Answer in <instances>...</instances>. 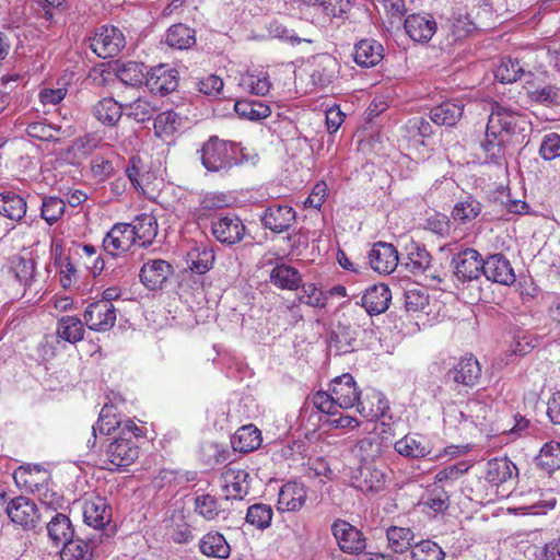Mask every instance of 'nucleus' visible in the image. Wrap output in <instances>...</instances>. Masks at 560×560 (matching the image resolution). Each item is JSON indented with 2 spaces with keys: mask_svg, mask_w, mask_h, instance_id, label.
I'll return each instance as SVG.
<instances>
[{
  "mask_svg": "<svg viewBox=\"0 0 560 560\" xmlns=\"http://www.w3.org/2000/svg\"><path fill=\"white\" fill-rule=\"evenodd\" d=\"M201 163L209 172H228L238 163V145L212 136L200 149Z\"/></svg>",
  "mask_w": 560,
  "mask_h": 560,
  "instance_id": "nucleus-1",
  "label": "nucleus"
},
{
  "mask_svg": "<svg viewBox=\"0 0 560 560\" xmlns=\"http://www.w3.org/2000/svg\"><path fill=\"white\" fill-rule=\"evenodd\" d=\"M335 402L339 408L349 409L357 407L358 412L364 418H377L382 415L381 408L374 410L365 406V402L360 399V390L353 376L349 373H345L340 376L335 377L329 385Z\"/></svg>",
  "mask_w": 560,
  "mask_h": 560,
  "instance_id": "nucleus-2",
  "label": "nucleus"
},
{
  "mask_svg": "<svg viewBox=\"0 0 560 560\" xmlns=\"http://www.w3.org/2000/svg\"><path fill=\"white\" fill-rule=\"evenodd\" d=\"M139 433L140 429L127 419L121 435L109 443L106 448L109 469L127 467L138 458L139 447L136 445L133 438L138 436Z\"/></svg>",
  "mask_w": 560,
  "mask_h": 560,
  "instance_id": "nucleus-3",
  "label": "nucleus"
},
{
  "mask_svg": "<svg viewBox=\"0 0 560 560\" xmlns=\"http://www.w3.org/2000/svg\"><path fill=\"white\" fill-rule=\"evenodd\" d=\"M5 512L12 523L25 530H32L39 524L38 508L30 498L20 495L11 499L7 503Z\"/></svg>",
  "mask_w": 560,
  "mask_h": 560,
  "instance_id": "nucleus-4",
  "label": "nucleus"
},
{
  "mask_svg": "<svg viewBox=\"0 0 560 560\" xmlns=\"http://www.w3.org/2000/svg\"><path fill=\"white\" fill-rule=\"evenodd\" d=\"M331 533L338 547L345 553L361 555L366 548L364 534L345 520H337L331 525Z\"/></svg>",
  "mask_w": 560,
  "mask_h": 560,
  "instance_id": "nucleus-5",
  "label": "nucleus"
},
{
  "mask_svg": "<svg viewBox=\"0 0 560 560\" xmlns=\"http://www.w3.org/2000/svg\"><path fill=\"white\" fill-rule=\"evenodd\" d=\"M16 486L27 492L38 493L44 504H51L47 499V481L49 474L39 466L19 467L13 474Z\"/></svg>",
  "mask_w": 560,
  "mask_h": 560,
  "instance_id": "nucleus-6",
  "label": "nucleus"
},
{
  "mask_svg": "<svg viewBox=\"0 0 560 560\" xmlns=\"http://www.w3.org/2000/svg\"><path fill=\"white\" fill-rule=\"evenodd\" d=\"M246 228L242 220L232 213L219 214L211 222V233L221 244L234 245L245 235Z\"/></svg>",
  "mask_w": 560,
  "mask_h": 560,
  "instance_id": "nucleus-7",
  "label": "nucleus"
},
{
  "mask_svg": "<svg viewBox=\"0 0 560 560\" xmlns=\"http://www.w3.org/2000/svg\"><path fill=\"white\" fill-rule=\"evenodd\" d=\"M353 314H342L341 319L331 332L330 348L336 354H346L354 349L360 325L353 322Z\"/></svg>",
  "mask_w": 560,
  "mask_h": 560,
  "instance_id": "nucleus-8",
  "label": "nucleus"
},
{
  "mask_svg": "<svg viewBox=\"0 0 560 560\" xmlns=\"http://www.w3.org/2000/svg\"><path fill=\"white\" fill-rule=\"evenodd\" d=\"M521 122L523 119L520 114L495 103L488 119L487 135L497 139L502 132L515 133Z\"/></svg>",
  "mask_w": 560,
  "mask_h": 560,
  "instance_id": "nucleus-9",
  "label": "nucleus"
},
{
  "mask_svg": "<svg viewBox=\"0 0 560 560\" xmlns=\"http://www.w3.org/2000/svg\"><path fill=\"white\" fill-rule=\"evenodd\" d=\"M91 49L101 58L106 59L117 55L125 47V36L115 26H102L91 40Z\"/></svg>",
  "mask_w": 560,
  "mask_h": 560,
  "instance_id": "nucleus-10",
  "label": "nucleus"
},
{
  "mask_svg": "<svg viewBox=\"0 0 560 560\" xmlns=\"http://www.w3.org/2000/svg\"><path fill=\"white\" fill-rule=\"evenodd\" d=\"M84 323L94 331H107L116 323V308L113 303L93 302L84 311Z\"/></svg>",
  "mask_w": 560,
  "mask_h": 560,
  "instance_id": "nucleus-11",
  "label": "nucleus"
},
{
  "mask_svg": "<svg viewBox=\"0 0 560 560\" xmlns=\"http://www.w3.org/2000/svg\"><path fill=\"white\" fill-rule=\"evenodd\" d=\"M265 229L273 233L288 231L296 221L295 210L288 205H271L260 215Z\"/></svg>",
  "mask_w": 560,
  "mask_h": 560,
  "instance_id": "nucleus-12",
  "label": "nucleus"
},
{
  "mask_svg": "<svg viewBox=\"0 0 560 560\" xmlns=\"http://www.w3.org/2000/svg\"><path fill=\"white\" fill-rule=\"evenodd\" d=\"M452 264L455 277L465 282L479 278L483 259L476 249L465 248L454 256Z\"/></svg>",
  "mask_w": 560,
  "mask_h": 560,
  "instance_id": "nucleus-13",
  "label": "nucleus"
},
{
  "mask_svg": "<svg viewBox=\"0 0 560 560\" xmlns=\"http://www.w3.org/2000/svg\"><path fill=\"white\" fill-rule=\"evenodd\" d=\"M481 272L488 280L503 285H511L516 280L514 269L503 254L487 257L483 260Z\"/></svg>",
  "mask_w": 560,
  "mask_h": 560,
  "instance_id": "nucleus-14",
  "label": "nucleus"
},
{
  "mask_svg": "<svg viewBox=\"0 0 560 560\" xmlns=\"http://www.w3.org/2000/svg\"><path fill=\"white\" fill-rule=\"evenodd\" d=\"M222 488L225 498L242 500L249 491L250 476L247 470L228 466L222 472Z\"/></svg>",
  "mask_w": 560,
  "mask_h": 560,
  "instance_id": "nucleus-15",
  "label": "nucleus"
},
{
  "mask_svg": "<svg viewBox=\"0 0 560 560\" xmlns=\"http://www.w3.org/2000/svg\"><path fill=\"white\" fill-rule=\"evenodd\" d=\"M177 85V71L167 65H160L147 72L145 86L153 94H168L175 91Z\"/></svg>",
  "mask_w": 560,
  "mask_h": 560,
  "instance_id": "nucleus-16",
  "label": "nucleus"
},
{
  "mask_svg": "<svg viewBox=\"0 0 560 560\" xmlns=\"http://www.w3.org/2000/svg\"><path fill=\"white\" fill-rule=\"evenodd\" d=\"M398 252L393 244L377 242L369 252L372 269L381 275H389L398 265Z\"/></svg>",
  "mask_w": 560,
  "mask_h": 560,
  "instance_id": "nucleus-17",
  "label": "nucleus"
},
{
  "mask_svg": "<svg viewBox=\"0 0 560 560\" xmlns=\"http://www.w3.org/2000/svg\"><path fill=\"white\" fill-rule=\"evenodd\" d=\"M83 520L94 529H103L112 521V509L105 498L92 497L83 504Z\"/></svg>",
  "mask_w": 560,
  "mask_h": 560,
  "instance_id": "nucleus-18",
  "label": "nucleus"
},
{
  "mask_svg": "<svg viewBox=\"0 0 560 560\" xmlns=\"http://www.w3.org/2000/svg\"><path fill=\"white\" fill-rule=\"evenodd\" d=\"M404 26L409 37L419 43L429 42L438 31L436 21L430 14H410L406 18Z\"/></svg>",
  "mask_w": 560,
  "mask_h": 560,
  "instance_id": "nucleus-19",
  "label": "nucleus"
},
{
  "mask_svg": "<svg viewBox=\"0 0 560 560\" xmlns=\"http://www.w3.org/2000/svg\"><path fill=\"white\" fill-rule=\"evenodd\" d=\"M173 273V267L166 260L153 259L145 262L140 270V280L149 290L162 288Z\"/></svg>",
  "mask_w": 560,
  "mask_h": 560,
  "instance_id": "nucleus-20",
  "label": "nucleus"
},
{
  "mask_svg": "<svg viewBox=\"0 0 560 560\" xmlns=\"http://www.w3.org/2000/svg\"><path fill=\"white\" fill-rule=\"evenodd\" d=\"M131 231L129 223H116L103 240L104 250L113 257L128 250L135 244Z\"/></svg>",
  "mask_w": 560,
  "mask_h": 560,
  "instance_id": "nucleus-21",
  "label": "nucleus"
},
{
  "mask_svg": "<svg viewBox=\"0 0 560 560\" xmlns=\"http://www.w3.org/2000/svg\"><path fill=\"white\" fill-rule=\"evenodd\" d=\"M447 377L457 384L472 387L481 377V366L472 355L464 357L447 372Z\"/></svg>",
  "mask_w": 560,
  "mask_h": 560,
  "instance_id": "nucleus-22",
  "label": "nucleus"
},
{
  "mask_svg": "<svg viewBox=\"0 0 560 560\" xmlns=\"http://www.w3.org/2000/svg\"><path fill=\"white\" fill-rule=\"evenodd\" d=\"M392 300L389 288L384 284H374L368 288L361 299V305L365 308L368 315H377L384 313Z\"/></svg>",
  "mask_w": 560,
  "mask_h": 560,
  "instance_id": "nucleus-23",
  "label": "nucleus"
},
{
  "mask_svg": "<svg viewBox=\"0 0 560 560\" xmlns=\"http://www.w3.org/2000/svg\"><path fill=\"white\" fill-rule=\"evenodd\" d=\"M532 74L528 63L511 57L502 58L494 71L495 79L501 83H513L522 77L530 78Z\"/></svg>",
  "mask_w": 560,
  "mask_h": 560,
  "instance_id": "nucleus-24",
  "label": "nucleus"
},
{
  "mask_svg": "<svg viewBox=\"0 0 560 560\" xmlns=\"http://www.w3.org/2000/svg\"><path fill=\"white\" fill-rule=\"evenodd\" d=\"M306 501V489L302 483L288 482L280 489L278 509L294 512L302 509Z\"/></svg>",
  "mask_w": 560,
  "mask_h": 560,
  "instance_id": "nucleus-25",
  "label": "nucleus"
},
{
  "mask_svg": "<svg viewBox=\"0 0 560 560\" xmlns=\"http://www.w3.org/2000/svg\"><path fill=\"white\" fill-rule=\"evenodd\" d=\"M132 237L136 242H140L145 247L152 244L158 234V222L152 214L142 213L138 215L132 223H129Z\"/></svg>",
  "mask_w": 560,
  "mask_h": 560,
  "instance_id": "nucleus-26",
  "label": "nucleus"
},
{
  "mask_svg": "<svg viewBox=\"0 0 560 560\" xmlns=\"http://www.w3.org/2000/svg\"><path fill=\"white\" fill-rule=\"evenodd\" d=\"M383 46L375 39H362L355 45L353 58L358 66L370 68L383 59Z\"/></svg>",
  "mask_w": 560,
  "mask_h": 560,
  "instance_id": "nucleus-27",
  "label": "nucleus"
},
{
  "mask_svg": "<svg viewBox=\"0 0 560 560\" xmlns=\"http://www.w3.org/2000/svg\"><path fill=\"white\" fill-rule=\"evenodd\" d=\"M394 450L401 456L420 459L431 454V447L418 434H407L394 444Z\"/></svg>",
  "mask_w": 560,
  "mask_h": 560,
  "instance_id": "nucleus-28",
  "label": "nucleus"
},
{
  "mask_svg": "<svg viewBox=\"0 0 560 560\" xmlns=\"http://www.w3.org/2000/svg\"><path fill=\"white\" fill-rule=\"evenodd\" d=\"M261 432L253 424L241 427L231 438L234 451L248 453L257 450L261 444Z\"/></svg>",
  "mask_w": 560,
  "mask_h": 560,
  "instance_id": "nucleus-29",
  "label": "nucleus"
},
{
  "mask_svg": "<svg viewBox=\"0 0 560 560\" xmlns=\"http://www.w3.org/2000/svg\"><path fill=\"white\" fill-rule=\"evenodd\" d=\"M338 73L339 63L337 59L326 54L317 57L311 78L314 84L326 86L337 78Z\"/></svg>",
  "mask_w": 560,
  "mask_h": 560,
  "instance_id": "nucleus-30",
  "label": "nucleus"
},
{
  "mask_svg": "<svg viewBox=\"0 0 560 560\" xmlns=\"http://www.w3.org/2000/svg\"><path fill=\"white\" fill-rule=\"evenodd\" d=\"M407 256L402 265L412 275L418 276L424 273L431 265V255L420 244L411 242L407 247Z\"/></svg>",
  "mask_w": 560,
  "mask_h": 560,
  "instance_id": "nucleus-31",
  "label": "nucleus"
},
{
  "mask_svg": "<svg viewBox=\"0 0 560 560\" xmlns=\"http://www.w3.org/2000/svg\"><path fill=\"white\" fill-rule=\"evenodd\" d=\"M200 552L207 557L228 559L231 547L225 537L219 532L207 533L199 542Z\"/></svg>",
  "mask_w": 560,
  "mask_h": 560,
  "instance_id": "nucleus-32",
  "label": "nucleus"
},
{
  "mask_svg": "<svg viewBox=\"0 0 560 560\" xmlns=\"http://www.w3.org/2000/svg\"><path fill=\"white\" fill-rule=\"evenodd\" d=\"M213 261V249L203 244L195 245L186 255L187 266L198 275L206 273L212 267Z\"/></svg>",
  "mask_w": 560,
  "mask_h": 560,
  "instance_id": "nucleus-33",
  "label": "nucleus"
},
{
  "mask_svg": "<svg viewBox=\"0 0 560 560\" xmlns=\"http://www.w3.org/2000/svg\"><path fill=\"white\" fill-rule=\"evenodd\" d=\"M482 211V205L471 195H466L453 207L452 218L458 224H466L475 220Z\"/></svg>",
  "mask_w": 560,
  "mask_h": 560,
  "instance_id": "nucleus-34",
  "label": "nucleus"
},
{
  "mask_svg": "<svg viewBox=\"0 0 560 560\" xmlns=\"http://www.w3.org/2000/svg\"><path fill=\"white\" fill-rule=\"evenodd\" d=\"M238 85L256 95H266L271 86L268 73L261 69L247 70L241 75Z\"/></svg>",
  "mask_w": 560,
  "mask_h": 560,
  "instance_id": "nucleus-35",
  "label": "nucleus"
},
{
  "mask_svg": "<svg viewBox=\"0 0 560 560\" xmlns=\"http://www.w3.org/2000/svg\"><path fill=\"white\" fill-rule=\"evenodd\" d=\"M95 118L106 126H115L124 114V105L113 97H105L96 103L93 108Z\"/></svg>",
  "mask_w": 560,
  "mask_h": 560,
  "instance_id": "nucleus-36",
  "label": "nucleus"
},
{
  "mask_svg": "<svg viewBox=\"0 0 560 560\" xmlns=\"http://www.w3.org/2000/svg\"><path fill=\"white\" fill-rule=\"evenodd\" d=\"M515 469V465L506 457L492 458L486 465V479L499 486L511 479Z\"/></svg>",
  "mask_w": 560,
  "mask_h": 560,
  "instance_id": "nucleus-37",
  "label": "nucleus"
},
{
  "mask_svg": "<svg viewBox=\"0 0 560 560\" xmlns=\"http://www.w3.org/2000/svg\"><path fill=\"white\" fill-rule=\"evenodd\" d=\"M415 533L409 527L389 526L386 529L387 544L395 553H404L412 549Z\"/></svg>",
  "mask_w": 560,
  "mask_h": 560,
  "instance_id": "nucleus-38",
  "label": "nucleus"
},
{
  "mask_svg": "<svg viewBox=\"0 0 560 560\" xmlns=\"http://www.w3.org/2000/svg\"><path fill=\"white\" fill-rule=\"evenodd\" d=\"M270 281L280 289L296 290L302 282V277L295 268L281 264L271 270Z\"/></svg>",
  "mask_w": 560,
  "mask_h": 560,
  "instance_id": "nucleus-39",
  "label": "nucleus"
},
{
  "mask_svg": "<svg viewBox=\"0 0 560 560\" xmlns=\"http://www.w3.org/2000/svg\"><path fill=\"white\" fill-rule=\"evenodd\" d=\"M463 115V107L459 104L444 102L430 110V119L439 126L452 127Z\"/></svg>",
  "mask_w": 560,
  "mask_h": 560,
  "instance_id": "nucleus-40",
  "label": "nucleus"
},
{
  "mask_svg": "<svg viewBox=\"0 0 560 560\" xmlns=\"http://www.w3.org/2000/svg\"><path fill=\"white\" fill-rule=\"evenodd\" d=\"M195 42V31L182 23L172 25L165 34V43L175 49H188Z\"/></svg>",
  "mask_w": 560,
  "mask_h": 560,
  "instance_id": "nucleus-41",
  "label": "nucleus"
},
{
  "mask_svg": "<svg viewBox=\"0 0 560 560\" xmlns=\"http://www.w3.org/2000/svg\"><path fill=\"white\" fill-rule=\"evenodd\" d=\"M457 413L466 416V421H469V423L480 425L482 421L489 417L491 410L487 404L472 399L468 400L462 408L459 406H453L450 415L456 416Z\"/></svg>",
  "mask_w": 560,
  "mask_h": 560,
  "instance_id": "nucleus-42",
  "label": "nucleus"
},
{
  "mask_svg": "<svg viewBox=\"0 0 560 560\" xmlns=\"http://www.w3.org/2000/svg\"><path fill=\"white\" fill-rule=\"evenodd\" d=\"M26 213V201L14 192L0 194V214L14 221L21 220Z\"/></svg>",
  "mask_w": 560,
  "mask_h": 560,
  "instance_id": "nucleus-43",
  "label": "nucleus"
},
{
  "mask_svg": "<svg viewBox=\"0 0 560 560\" xmlns=\"http://www.w3.org/2000/svg\"><path fill=\"white\" fill-rule=\"evenodd\" d=\"M47 532L49 538L56 546L69 541L72 538L73 530L71 522L65 514H56L47 524Z\"/></svg>",
  "mask_w": 560,
  "mask_h": 560,
  "instance_id": "nucleus-44",
  "label": "nucleus"
},
{
  "mask_svg": "<svg viewBox=\"0 0 560 560\" xmlns=\"http://www.w3.org/2000/svg\"><path fill=\"white\" fill-rule=\"evenodd\" d=\"M114 405H105L101 412L96 425H93V434L95 435L96 431H100L103 434H112L116 429L121 430L125 428V423L127 420H122L115 412Z\"/></svg>",
  "mask_w": 560,
  "mask_h": 560,
  "instance_id": "nucleus-45",
  "label": "nucleus"
},
{
  "mask_svg": "<svg viewBox=\"0 0 560 560\" xmlns=\"http://www.w3.org/2000/svg\"><path fill=\"white\" fill-rule=\"evenodd\" d=\"M57 334L61 339L75 343L83 339V323L75 316H62L58 320Z\"/></svg>",
  "mask_w": 560,
  "mask_h": 560,
  "instance_id": "nucleus-46",
  "label": "nucleus"
},
{
  "mask_svg": "<svg viewBox=\"0 0 560 560\" xmlns=\"http://www.w3.org/2000/svg\"><path fill=\"white\" fill-rule=\"evenodd\" d=\"M360 477L362 481L359 487L363 491H378L385 486L387 479L382 469L371 464L363 465L360 468Z\"/></svg>",
  "mask_w": 560,
  "mask_h": 560,
  "instance_id": "nucleus-47",
  "label": "nucleus"
},
{
  "mask_svg": "<svg viewBox=\"0 0 560 560\" xmlns=\"http://www.w3.org/2000/svg\"><path fill=\"white\" fill-rule=\"evenodd\" d=\"M93 556V547L89 541L83 539H70L65 542L60 558L61 560H91Z\"/></svg>",
  "mask_w": 560,
  "mask_h": 560,
  "instance_id": "nucleus-48",
  "label": "nucleus"
},
{
  "mask_svg": "<svg viewBox=\"0 0 560 560\" xmlns=\"http://www.w3.org/2000/svg\"><path fill=\"white\" fill-rule=\"evenodd\" d=\"M180 127V117L174 110H165L154 119V133L159 138L173 136Z\"/></svg>",
  "mask_w": 560,
  "mask_h": 560,
  "instance_id": "nucleus-49",
  "label": "nucleus"
},
{
  "mask_svg": "<svg viewBox=\"0 0 560 560\" xmlns=\"http://www.w3.org/2000/svg\"><path fill=\"white\" fill-rule=\"evenodd\" d=\"M236 114L249 120H260L270 115V107L259 101L241 100L234 105Z\"/></svg>",
  "mask_w": 560,
  "mask_h": 560,
  "instance_id": "nucleus-50",
  "label": "nucleus"
},
{
  "mask_svg": "<svg viewBox=\"0 0 560 560\" xmlns=\"http://www.w3.org/2000/svg\"><path fill=\"white\" fill-rule=\"evenodd\" d=\"M226 206V198L223 194L207 192L200 199L199 206L195 208L194 215L197 220L211 217L212 212Z\"/></svg>",
  "mask_w": 560,
  "mask_h": 560,
  "instance_id": "nucleus-51",
  "label": "nucleus"
},
{
  "mask_svg": "<svg viewBox=\"0 0 560 560\" xmlns=\"http://www.w3.org/2000/svg\"><path fill=\"white\" fill-rule=\"evenodd\" d=\"M158 107L145 98H137L136 101L124 105V113L127 117L135 119L138 122L150 120Z\"/></svg>",
  "mask_w": 560,
  "mask_h": 560,
  "instance_id": "nucleus-52",
  "label": "nucleus"
},
{
  "mask_svg": "<svg viewBox=\"0 0 560 560\" xmlns=\"http://www.w3.org/2000/svg\"><path fill=\"white\" fill-rule=\"evenodd\" d=\"M410 558L411 560H444L445 552L436 542L425 539L412 546Z\"/></svg>",
  "mask_w": 560,
  "mask_h": 560,
  "instance_id": "nucleus-53",
  "label": "nucleus"
},
{
  "mask_svg": "<svg viewBox=\"0 0 560 560\" xmlns=\"http://www.w3.org/2000/svg\"><path fill=\"white\" fill-rule=\"evenodd\" d=\"M144 70L143 63L128 61L117 68V77L122 83L135 86L145 81Z\"/></svg>",
  "mask_w": 560,
  "mask_h": 560,
  "instance_id": "nucleus-54",
  "label": "nucleus"
},
{
  "mask_svg": "<svg viewBox=\"0 0 560 560\" xmlns=\"http://www.w3.org/2000/svg\"><path fill=\"white\" fill-rule=\"evenodd\" d=\"M472 23L467 16L463 14H454L447 20V23L442 26L446 31L447 38L451 42L459 40L466 37L471 31Z\"/></svg>",
  "mask_w": 560,
  "mask_h": 560,
  "instance_id": "nucleus-55",
  "label": "nucleus"
},
{
  "mask_svg": "<svg viewBox=\"0 0 560 560\" xmlns=\"http://www.w3.org/2000/svg\"><path fill=\"white\" fill-rule=\"evenodd\" d=\"M404 305L407 312H427L429 307V294L423 288H410L404 293Z\"/></svg>",
  "mask_w": 560,
  "mask_h": 560,
  "instance_id": "nucleus-56",
  "label": "nucleus"
},
{
  "mask_svg": "<svg viewBox=\"0 0 560 560\" xmlns=\"http://www.w3.org/2000/svg\"><path fill=\"white\" fill-rule=\"evenodd\" d=\"M272 509L265 503H256L248 508L246 513V522L259 529L270 526L272 520Z\"/></svg>",
  "mask_w": 560,
  "mask_h": 560,
  "instance_id": "nucleus-57",
  "label": "nucleus"
},
{
  "mask_svg": "<svg viewBox=\"0 0 560 560\" xmlns=\"http://www.w3.org/2000/svg\"><path fill=\"white\" fill-rule=\"evenodd\" d=\"M537 464L549 471L559 469L560 442L551 441L546 443L537 457Z\"/></svg>",
  "mask_w": 560,
  "mask_h": 560,
  "instance_id": "nucleus-58",
  "label": "nucleus"
},
{
  "mask_svg": "<svg viewBox=\"0 0 560 560\" xmlns=\"http://www.w3.org/2000/svg\"><path fill=\"white\" fill-rule=\"evenodd\" d=\"M66 203L58 197H45L42 201V218L49 224L56 223L65 213Z\"/></svg>",
  "mask_w": 560,
  "mask_h": 560,
  "instance_id": "nucleus-59",
  "label": "nucleus"
},
{
  "mask_svg": "<svg viewBox=\"0 0 560 560\" xmlns=\"http://www.w3.org/2000/svg\"><path fill=\"white\" fill-rule=\"evenodd\" d=\"M539 156L545 161H551L560 156V135L550 132L544 136L540 147Z\"/></svg>",
  "mask_w": 560,
  "mask_h": 560,
  "instance_id": "nucleus-60",
  "label": "nucleus"
},
{
  "mask_svg": "<svg viewBox=\"0 0 560 560\" xmlns=\"http://www.w3.org/2000/svg\"><path fill=\"white\" fill-rule=\"evenodd\" d=\"M12 269L18 281L23 285H28L34 278L35 262L28 258L18 257L13 260Z\"/></svg>",
  "mask_w": 560,
  "mask_h": 560,
  "instance_id": "nucleus-61",
  "label": "nucleus"
},
{
  "mask_svg": "<svg viewBox=\"0 0 560 560\" xmlns=\"http://www.w3.org/2000/svg\"><path fill=\"white\" fill-rule=\"evenodd\" d=\"M528 97L542 105H552L560 101V91L558 88L552 85L535 88L533 90H528Z\"/></svg>",
  "mask_w": 560,
  "mask_h": 560,
  "instance_id": "nucleus-62",
  "label": "nucleus"
},
{
  "mask_svg": "<svg viewBox=\"0 0 560 560\" xmlns=\"http://www.w3.org/2000/svg\"><path fill=\"white\" fill-rule=\"evenodd\" d=\"M195 510L203 518L212 521L219 515L217 500L210 494H202L195 499Z\"/></svg>",
  "mask_w": 560,
  "mask_h": 560,
  "instance_id": "nucleus-63",
  "label": "nucleus"
},
{
  "mask_svg": "<svg viewBox=\"0 0 560 560\" xmlns=\"http://www.w3.org/2000/svg\"><path fill=\"white\" fill-rule=\"evenodd\" d=\"M424 504L434 512H443L448 508V495L441 487H434L429 491Z\"/></svg>",
  "mask_w": 560,
  "mask_h": 560,
  "instance_id": "nucleus-64",
  "label": "nucleus"
}]
</instances>
